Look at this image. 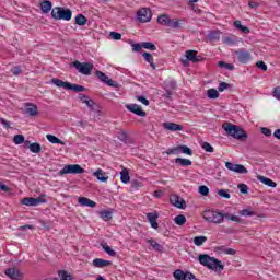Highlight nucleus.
Segmentation results:
<instances>
[{"mask_svg":"<svg viewBox=\"0 0 280 280\" xmlns=\"http://www.w3.org/2000/svg\"><path fill=\"white\" fill-rule=\"evenodd\" d=\"M222 128L228 137H233L237 141H246L248 139V133L237 125L225 122L222 125Z\"/></svg>","mask_w":280,"mask_h":280,"instance_id":"nucleus-1","label":"nucleus"},{"mask_svg":"<svg viewBox=\"0 0 280 280\" xmlns=\"http://www.w3.org/2000/svg\"><path fill=\"white\" fill-rule=\"evenodd\" d=\"M199 264L206 266L209 270H214L215 272H222L224 270V265L218 258H213L207 254L199 255Z\"/></svg>","mask_w":280,"mask_h":280,"instance_id":"nucleus-2","label":"nucleus"},{"mask_svg":"<svg viewBox=\"0 0 280 280\" xmlns=\"http://www.w3.org/2000/svg\"><path fill=\"white\" fill-rule=\"evenodd\" d=\"M51 83L59 89H66V91H74V93H84V91H86V88L84 85H78L69 81H62L58 78H54L51 80Z\"/></svg>","mask_w":280,"mask_h":280,"instance_id":"nucleus-3","label":"nucleus"},{"mask_svg":"<svg viewBox=\"0 0 280 280\" xmlns=\"http://www.w3.org/2000/svg\"><path fill=\"white\" fill-rule=\"evenodd\" d=\"M51 16L55 21H71L73 12L71 9H65L62 7H55L51 10Z\"/></svg>","mask_w":280,"mask_h":280,"instance_id":"nucleus-4","label":"nucleus"},{"mask_svg":"<svg viewBox=\"0 0 280 280\" xmlns=\"http://www.w3.org/2000/svg\"><path fill=\"white\" fill-rule=\"evenodd\" d=\"M203 219L206 222H210L212 224H222V222H224L222 212H218L215 210H206L203 212Z\"/></svg>","mask_w":280,"mask_h":280,"instance_id":"nucleus-5","label":"nucleus"},{"mask_svg":"<svg viewBox=\"0 0 280 280\" xmlns=\"http://www.w3.org/2000/svg\"><path fill=\"white\" fill-rule=\"evenodd\" d=\"M72 67L79 71L82 75H91V71L94 69V65L91 62H80L78 60L73 61Z\"/></svg>","mask_w":280,"mask_h":280,"instance_id":"nucleus-6","label":"nucleus"},{"mask_svg":"<svg viewBox=\"0 0 280 280\" xmlns=\"http://www.w3.org/2000/svg\"><path fill=\"white\" fill-rule=\"evenodd\" d=\"M46 198V195H40L37 198L26 197L22 199V205H25L26 207H38V205H45L47 202Z\"/></svg>","mask_w":280,"mask_h":280,"instance_id":"nucleus-7","label":"nucleus"},{"mask_svg":"<svg viewBox=\"0 0 280 280\" xmlns=\"http://www.w3.org/2000/svg\"><path fill=\"white\" fill-rule=\"evenodd\" d=\"M65 174H84V168L80 164H68L59 171V176Z\"/></svg>","mask_w":280,"mask_h":280,"instance_id":"nucleus-8","label":"nucleus"},{"mask_svg":"<svg viewBox=\"0 0 280 280\" xmlns=\"http://www.w3.org/2000/svg\"><path fill=\"white\" fill-rule=\"evenodd\" d=\"M234 54L236 56V60L241 62V65H248L252 60L250 52L244 48L235 50Z\"/></svg>","mask_w":280,"mask_h":280,"instance_id":"nucleus-9","label":"nucleus"},{"mask_svg":"<svg viewBox=\"0 0 280 280\" xmlns=\"http://www.w3.org/2000/svg\"><path fill=\"white\" fill-rule=\"evenodd\" d=\"M174 279L176 280H200L198 278H196V276L194 273H191L190 271H183L180 269H176L173 273Z\"/></svg>","mask_w":280,"mask_h":280,"instance_id":"nucleus-10","label":"nucleus"},{"mask_svg":"<svg viewBox=\"0 0 280 280\" xmlns=\"http://www.w3.org/2000/svg\"><path fill=\"white\" fill-rule=\"evenodd\" d=\"M137 19L140 23L152 21V11L148 8H142L137 12Z\"/></svg>","mask_w":280,"mask_h":280,"instance_id":"nucleus-11","label":"nucleus"},{"mask_svg":"<svg viewBox=\"0 0 280 280\" xmlns=\"http://www.w3.org/2000/svg\"><path fill=\"white\" fill-rule=\"evenodd\" d=\"M225 167L230 172H235V174H248V168L242 164H233L232 162H226Z\"/></svg>","mask_w":280,"mask_h":280,"instance_id":"nucleus-12","label":"nucleus"},{"mask_svg":"<svg viewBox=\"0 0 280 280\" xmlns=\"http://www.w3.org/2000/svg\"><path fill=\"white\" fill-rule=\"evenodd\" d=\"M96 78H98V80L101 82H103L104 84H107V86H114L117 88V82H115L114 80H112L110 78H108V75H106V73L96 70L95 72Z\"/></svg>","mask_w":280,"mask_h":280,"instance_id":"nucleus-13","label":"nucleus"},{"mask_svg":"<svg viewBox=\"0 0 280 280\" xmlns=\"http://www.w3.org/2000/svg\"><path fill=\"white\" fill-rule=\"evenodd\" d=\"M127 110H130V113H133V115H138V117H145V115H148L142 108L141 106L137 105V104H129L126 105Z\"/></svg>","mask_w":280,"mask_h":280,"instance_id":"nucleus-14","label":"nucleus"},{"mask_svg":"<svg viewBox=\"0 0 280 280\" xmlns=\"http://www.w3.org/2000/svg\"><path fill=\"white\" fill-rule=\"evenodd\" d=\"M7 277L12 280H22L23 279V273L19 269L15 268H9L4 271Z\"/></svg>","mask_w":280,"mask_h":280,"instance_id":"nucleus-15","label":"nucleus"},{"mask_svg":"<svg viewBox=\"0 0 280 280\" xmlns=\"http://www.w3.org/2000/svg\"><path fill=\"white\" fill-rule=\"evenodd\" d=\"M171 202L177 209H185V207H187V202H185V199L180 198L178 195H173L171 197Z\"/></svg>","mask_w":280,"mask_h":280,"instance_id":"nucleus-16","label":"nucleus"},{"mask_svg":"<svg viewBox=\"0 0 280 280\" xmlns=\"http://www.w3.org/2000/svg\"><path fill=\"white\" fill-rule=\"evenodd\" d=\"M186 60H189L190 62H200L202 60V57L198 56V51L196 50H187L186 51Z\"/></svg>","mask_w":280,"mask_h":280,"instance_id":"nucleus-17","label":"nucleus"},{"mask_svg":"<svg viewBox=\"0 0 280 280\" xmlns=\"http://www.w3.org/2000/svg\"><path fill=\"white\" fill-rule=\"evenodd\" d=\"M163 128L165 130H170L171 132H178L183 130V125H178L176 122H164Z\"/></svg>","mask_w":280,"mask_h":280,"instance_id":"nucleus-18","label":"nucleus"},{"mask_svg":"<svg viewBox=\"0 0 280 280\" xmlns=\"http://www.w3.org/2000/svg\"><path fill=\"white\" fill-rule=\"evenodd\" d=\"M92 266H94L95 268H106L108 266H113V262L110 260L95 258L92 262Z\"/></svg>","mask_w":280,"mask_h":280,"instance_id":"nucleus-19","label":"nucleus"},{"mask_svg":"<svg viewBox=\"0 0 280 280\" xmlns=\"http://www.w3.org/2000/svg\"><path fill=\"white\" fill-rule=\"evenodd\" d=\"M25 113H26V115H30L31 117H36V115H38V106H36L32 103H26L25 104Z\"/></svg>","mask_w":280,"mask_h":280,"instance_id":"nucleus-20","label":"nucleus"},{"mask_svg":"<svg viewBox=\"0 0 280 280\" xmlns=\"http://www.w3.org/2000/svg\"><path fill=\"white\" fill-rule=\"evenodd\" d=\"M79 205H81V207H91L92 209H95V207H97V203L86 197H80L78 199Z\"/></svg>","mask_w":280,"mask_h":280,"instance_id":"nucleus-21","label":"nucleus"},{"mask_svg":"<svg viewBox=\"0 0 280 280\" xmlns=\"http://www.w3.org/2000/svg\"><path fill=\"white\" fill-rule=\"evenodd\" d=\"M93 176H95V178H97V180H100L101 183H107L108 182V176L106 174V172H104V170L98 168L93 173Z\"/></svg>","mask_w":280,"mask_h":280,"instance_id":"nucleus-22","label":"nucleus"},{"mask_svg":"<svg viewBox=\"0 0 280 280\" xmlns=\"http://www.w3.org/2000/svg\"><path fill=\"white\" fill-rule=\"evenodd\" d=\"M147 218L152 229H159V223L156 222V220H159V214L150 212L147 214Z\"/></svg>","mask_w":280,"mask_h":280,"instance_id":"nucleus-23","label":"nucleus"},{"mask_svg":"<svg viewBox=\"0 0 280 280\" xmlns=\"http://www.w3.org/2000/svg\"><path fill=\"white\" fill-rule=\"evenodd\" d=\"M51 8H52L51 1L49 0L42 1L40 10L44 14H49V12H51Z\"/></svg>","mask_w":280,"mask_h":280,"instance_id":"nucleus-24","label":"nucleus"},{"mask_svg":"<svg viewBox=\"0 0 280 280\" xmlns=\"http://www.w3.org/2000/svg\"><path fill=\"white\" fill-rule=\"evenodd\" d=\"M180 25H183V20L170 19L167 27H172V30H180Z\"/></svg>","mask_w":280,"mask_h":280,"instance_id":"nucleus-25","label":"nucleus"},{"mask_svg":"<svg viewBox=\"0 0 280 280\" xmlns=\"http://www.w3.org/2000/svg\"><path fill=\"white\" fill-rule=\"evenodd\" d=\"M144 60L149 62L150 67L154 70L156 69V63L154 62V58L152 57V54L150 52H143L142 54Z\"/></svg>","mask_w":280,"mask_h":280,"instance_id":"nucleus-26","label":"nucleus"},{"mask_svg":"<svg viewBox=\"0 0 280 280\" xmlns=\"http://www.w3.org/2000/svg\"><path fill=\"white\" fill-rule=\"evenodd\" d=\"M175 163H176V165H180V167H188L189 165H191V160L183 159V158H176Z\"/></svg>","mask_w":280,"mask_h":280,"instance_id":"nucleus-27","label":"nucleus"},{"mask_svg":"<svg viewBox=\"0 0 280 280\" xmlns=\"http://www.w3.org/2000/svg\"><path fill=\"white\" fill-rule=\"evenodd\" d=\"M13 143H15V145H21V143H25V145H27L30 141L25 140L23 135H16L13 137Z\"/></svg>","mask_w":280,"mask_h":280,"instance_id":"nucleus-28","label":"nucleus"},{"mask_svg":"<svg viewBox=\"0 0 280 280\" xmlns=\"http://www.w3.org/2000/svg\"><path fill=\"white\" fill-rule=\"evenodd\" d=\"M234 27H236V30H240V32H243V34H250V28L242 25V21L240 20L234 22Z\"/></svg>","mask_w":280,"mask_h":280,"instance_id":"nucleus-29","label":"nucleus"},{"mask_svg":"<svg viewBox=\"0 0 280 280\" xmlns=\"http://www.w3.org/2000/svg\"><path fill=\"white\" fill-rule=\"evenodd\" d=\"M258 180H260V183H264V185H267V187H277V183L268 177L258 176Z\"/></svg>","mask_w":280,"mask_h":280,"instance_id":"nucleus-30","label":"nucleus"},{"mask_svg":"<svg viewBox=\"0 0 280 280\" xmlns=\"http://www.w3.org/2000/svg\"><path fill=\"white\" fill-rule=\"evenodd\" d=\"M26 147H28L30 151L33 152V154H38L42 150L40 143L38 142H33L28 143Z\"/></svg>","mask_w":280,"mask_h":280,"instance_id":"nucleus-31","label":"nucleus"},{"mask_svg":"<svg viewBox=\"0 0 280 280\" xmlns=\"http://www.w3.org/2000/svg\"><path fill=\"white\" fill-rule=\"evenodd\" d=\"M158 23L159 25H163L164 27H167L170 23V15L167 14H162L158 18Z\"/></svg>","mask_w":280,"mask_h":280,"instance_id":"nucleus-32","label":"nucleus"},{"mask_svg":"<svg viewBox=\"0 0 280 280\" xmlns=\"http://www.w3.org/2000/svg\"><path fill=\"white\" fill-rule=\"evenodd\" d=\"M100 218H102L104 222H108V220H113V212L108 210H103L100 212Z\"/></svg>","mask_w":280,"mask_h":280,"instance_id":"nucleus-33","label":"nucleus"},{"mask_svg":"<svg viewBox=\"0 0 280 280\" xmlns=\"http://www.w3.org/2000/svg\"><path fill=\"white\" fill-rule=\"evenodd\" d=\"M46 139H48L50 143H58L59 145H65V142L54 135L48 133L46 136Z\"/></svg>","mask_w":280,"mask_h":280,"instance_id":"nucleus-34","label":"nucleus"},{"mask_svg":"<svg viewBox=\"0 0 280 280\" xmlns=\"http://www.w3.org/2000/svg\"><path fill=\"white\" fill-rule=\"evenodd\" d=\"M174 222L175 224H177V226H183L187 223V218L183 214H178L177 217H175Z\"/></svg>","mask_w":280,"mask_h":280,"instance_id":"nucleus-35","label":"nucleus"},{"mask_svg":"<svg viewBox=\"0 0 280 280\" xmlns=\"http://www.w3.org/2000/svg\"><path fill=\"white\" fill-rule=\"evenodd\" d=\"M74 21L77 25L83 26L85 23H88L89 20L83 14H78L74 18Z\"/></svg>","mask_w":280,"mask_h":280,"instance_id":"nucleus-36","label":"nucleus"},{"mask_svg":"<svg viewBox=\"0 0 280 280\" xmlns=\"http://www.w3.org/2000/svg\"><path fill=\"white\" fill-rule=\"evenodd\" d=\"M147 242L148 244H150V246H152L154 250H158L159 253L163 250V245L159 244L156 241L151 238V240H148Z\"/></svg>","mask_w":280,"mask_h":280,"instance_id":"nucleus-37","label":"nucleus"},{"mask_svg":"<svg viewBox=\"0 0 280 280\" xmlns=\"http://www.w3.org/2000/svg\"><path fill=\"white\" fill-rule=\"evenodd\" d=\"M207 95L209 100H218L220 97V93L215 89H209Z\"/></svg>","mask_w":280,"mask_h":280,"instance_id":"nucleus-38","label":"nucleus"},{"mask_svg":"<svg viewBox=\"0 0 280 280\" xmlns=\"http://www.w3.org/2000/svg\"><path fill=\"white\" fill-rule=\"evenodd\" d=\"M120 180L121 183H130V173L128 172V170H124L120 173Z\"/></svg>","mask_w":280,"mask_h":280,"instance_id":"nucleus-39","label":"nucleus"},{"mask_svg":"<svg viewBox=\"0 0 280 280\" xmlns=\"http://www.w3.org/2000/svg\"><path fill=\"white\" fill-rule=\"evenodd\" d=\"M218 196H220V198H225L226 200H229V198H231V190L229 189H219L217 191Z\"/></svg>","mask_w":280,"mask_h":280,"instance_id":"nucleus-40","label":"nucleus"},{"mask_svg":"<svg viewBox=\"0 0 280 280\" xmlns=\"http://www.w3.org/2000/svg\"><path fill=\"white\" fill-rule=\"evenodd\" d=\"M142 49H149L150 51H156V45L152 42H142Z\"/></svg>","mask_w":280,"mask_h":280,"instance_id":"nucleus-41","label":"nucleus"},{"mask_svg":"<svg viewBox=\"0 0 280 280\" xmlns=\"http://www.w3.org/2000/svg\"><path fill=\"white\" fill-rule=\"evenodd\" d=\"M205 242H207V236H196L194 238L195 246H202V244H205Z\"/></svg>","mask_w":280,"mask_h":280,"instance_id":"nucleus-42","label":"nucleus"},{"mask_svg":"<svg viewBox=\"0 0 280 280\" xmlns=\"http://www.w3.org/2000/svg\"><path fill=\"white\" fill-rule=\"evenodd\" d=\"M103 249L105 250V253H107V255H109V257H115V255H117V252L110 248L108 244H104Z\"/></svg>","mask_w":280,"mask_h":280,"instance_id":"nucleus-43","label":"nucleus"},{"mask_svg":"<svg viewBox=\"0 0 280 280\" xmlns=\"http://www.w3.org/2000/svg\"><path fill=\"white\" fill-rule=\"evenodd\" d=\"M210 40H220V31H212L208 34Z\"/></svg>","mask_w":280,"mask_h":280,"instance_id":"nucleus-44","label":"nucleus"},{"mask_svg":"<svg viewBox=\"0 0 280 280\" xmlns=\"http://www.w3.org/2000/svg\"><path fill=\"white\" fill-rule=\"evenodd\" d=\"M180 147V154H187L188 156H191L194 154V151L187 147V145H179Z\"/></svg>","mask_w":280,"mask_h":280,"instance_id":"nucleus-45","label":"nucleus"},{"mask_svg":"<svg viewBox=\"0 0 280 280\" xmlns=\"http://www.w3.org/2000/svg\"><path fill=\"white\" fill-rule=\"evenodd\" d=\"M238 213H240V215H243L244 218H250V217L255 215V212L250 209H243Z\"/></svg>","mask_w":280,"mask_h":280,"instance_id":"nucleus-46","label":"nucleus"},{"mask_svg":"<svg viewBox=\"0 0 280 280\" xmlns=\"http://www.w3.org/2000/svg\"><path fill=\"white\" fill-rule=\"evenodd\" d=\"M166 154H175V155H178V154H180V145H177V147H174V148H172V149H168L167 151H166Z\"/></svg>","mask_w":280,"mask_h":280,"instance_id":"nucleus-47","label":"nucleus"},{"mask_svg":"<svg viewBox=\"0 0 280 280\" xmlns=\"http://www.w3.org/2000/svg\"><path fill=\"white\" fill-rule=\"evenodd\" d=\"M219 250L225 253V255H235V249L233 248H225L224 246L219 247Z\"/></svg>","mask_w":280,"mask_h":280,"instance_id":"nucleus-48","label":"nucleus"},{"mask_svg":"<svg viewBox=\"0 0 280 280\" xmlns=\"http://www.w3.org/2000/svg\"><path fill=\"white\" fill-rule=\"evenodd\" d=\"M230 88H231V85H230L229 83H226V82H221V83L219 84L218 91H219L220 93H222V92L226 91V89H230Z\"/></svg>","mask_w":280,"mask_h":280,"instance_id":"nucleus-49","label":"nucleus"},{"mask_svg":"<svg viewBox=\"0 0 280 280\" xmlns=\"http://www.w3.org/2000/svg\"><path fill=\"white\" fill-rule=\"evenodd\" d=\"M201 148L206 151V152H213L214 149L213 147L209 143V142H203L201 144Z\"/></svg>","mask_w":280,"mask_h":280,"instance_id":"nucleus-50","label":"nucleus"},{"mask_svg":"<svg viewBox=\"0 0 280 280\" xmlns=\"http://www.w3.org/2000/svg\"><path fill=\"white\" fill-rule=\"evenodd\" d=\"M199 194H201V196H209V187L205 185L199 186Z\"/></svg>","mask_w":280,"mask_h":280,"instance_id":"nucleus-51","label":"nucleus"},{"mask_svg":"<svg viewBox=\"0 0 280 280\" xmlns=\"http://www.w3.org/2000/svg\"><path fill=\"white\" fill-rule=\"evenodd\" d=\"M131 47H132V51L139 52L141 51V49H143V43L131 44Z\"/></svg>","mask_w":280,"mask_h":280,"instance_id":"nucleus-52","label":"nucleus"},{"mask_svg":"<svg viewBox=\"0 0 280 280\" xmlns=\"http://www.w3.org/2000/svg\"><path fill=\"white\" fill-rule=\"evenodd\" d=\"M83 104H85L91 110H94L95 101L88 98L83 101Z\"/></svg>","mask_w":280,"mask_h":280,"instance_id":"nucleus-53","label":"nucleus"},{"mask_svg":"<svg viewBox=\"0 0 280 280\" xmlns=\"http://www.w3.org/2000/svg\"><path fill=\"white\" fill-rule=\"evenodd\" d=\"M136 100H138V102H141V104H143L144 106H150V101L148 98H145L144 96H136Z\"/></svg>","mask_w":280,"mask_h":280,"instance_id":"nucleus-54","label":"nucleus"},{"mask_svg":"<svg viewBox=\"0 0 280 280\" xmlns=\"http://www.w3.org/2000/svg\"><path fill=\"white\" fill-rule=\"evenodd\" d=\"M260 132L265 135V137H272V130H270L268 127H262Z\"/></svg>","mask_w":280,"mask_h":280,"instance_id":"nucleus-55","label":"nucleus"},{"mask_svg":"<svg viewBox=\"0 0 280 280\" xmlns=\"http://www.w3.org/2000/svg\"><path fill=\"white\" fill-rule=\"evenodd\" d=\"M118 139H119V141H124V143H128V135L124 131L118 133Z\"/></svg>","mask_w":280,"mask_h":280,"instance_id":"nucleus-56","label":"nucleus"},{"mask_svg":"<svg viewBox=\"0 0 280 280\" xmlns=\"http://www.w3.org/2000/svg\"><path fill=\"white\" fill-rule=\"evenodd\" d=\"M109 36L113 40H121V33L110 32Z\"/></svg>","mask_w":280,"mask_h":280,"instance_id":"nucleus-57","label":"nucleus"},{"mask_svg":"<svg viewBox=\"0 0 280 280\" xmlns=\"http://www.w3.org/2000/svg\"><path fill=\"white\" fill-rule=\"evenodd\" d=\"M272 95L276 100H278L280 102V86H276L273 89Z\"/></svg>","mask_w":280,"mask_h":280,"instance_id":"nucleus-58","label":"nucleus"},{"mask_svg":"<svg viewBox=\"0 0 280 280\" xmlns=\"http://www.w3.org/2000/svg\"><path fill=\"white\" fill-rule=\"evenodd\" d=\"M241 194H248V186L246 184H238Z\"/></svg>","mask_w":280,"mask_h":280,"instance_id":"nucleus-59","label":"nucleus"},{"mask_svg":"<svg viewBox=\"0 0 280 280\" xmlns=\"http://www.w3.org/2000/svg\"><path fill=\"white\" fill-rule=\"evenodd\" d=\"M256 66L258 67V69H261L262 71H268V66L264 61H258Z\"/></svg>","mask_w":280,"mask_h":280,"instance_id":"nucleus-60","label":"nucleus"},{"mask_svg":"<svg viewBox=\"0 0 280 280\" xmlns=\"http://www.w3.org/2000/svg\"><path fill=\"white\" fill-rule=\"evenodd\" d=\"M11 73H13V75H21V67L15 66L11 69Z\"/></svg>","mask_w":280,"mask_h":280,"instance_id":"nucleus-61","label":"nucleus"},{"mask_svg":"<svg viewBox=\"0 0 280 280\" xmlns=\"http://www.w3.org/2000/svg\"><path fill=\"white\" fill-rule=\"evenodd\" d=\"M223 43H225V45H235L236 42L231 37H224Z\"/></svg>","mask_w":280,"mask_h":280,"instance_id":"nucleus-62","label":"nucleus"},{"mask_svg":"<svg viewBox=\"0 0 280 280\" xmlns=\"http://www.w3.org/2000/svg\"><path fill=\"white\" fill-rule=\"evenodd\" d=\"M0 124H2V126H4V128H11L10 121L5 120L4 118H0Z\"/></svg>","mask_w":280,"mask_h":280,"instance_id":"nucleus-63","label":"nucleus"},{"mask_svg":"<svg viewBox=\"0 0 280 280\" xmlns=\"http://www.w3.org/2000/svg\"><path fill=\"white\" fill-rule=\"evenodd\" d=\"M273 137L280 141V129H277V130L273 132Z\"/></svg>","mask_w":280,"mask_h":280,"instance_id":"nucleus-64","label":"nucleus"}]
</instances>
